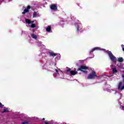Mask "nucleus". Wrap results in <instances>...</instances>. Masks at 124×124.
Here are the masks:
<instances>
[{"label":"nucleus","instance_id":"6e6552de","mask_svg":"<svg viewBox=\"0 0 124 124\" xmlns=\"http://www.w3.org/2000/svg\"><path fill=\"white\" fill-rule=\"evenodd\" d=\"M50 8L52 10H57V9H58V7H57V5L55 4H52L51 5Z\"/></svg>","mask_w":124,"mask_h":124},{"label":"nucleus","instance_id":"423d86ee","mask_svg":"<svg viewBox=\"0 0 124 124\" xmlns=\"http://www.w3.org/2000/svg\"><path fill=\"white\" fill-rule=\"evenodd\" d=\"M47 55H49V56L50 57H56V56L57 55V53H54V52H47Z\"/></svg>","mask_w":124,"mask_h":124},{"label":"nucleus","instance_id":"4468645a","mask_svg":"<svg viewBox=\"0 0 124 124\" xmlns=\"http://www.w3.org/2000/svg\"><path fill=\"white\" fill-rule=\"evenodd\" d=\"M112 72L113 74L117 73L118 72V70H117V68L116 67L112 69Z\"/></svg>","mask_w":124,"mask_h":124},{"label":"nucleus","instance_id":"412c9836","mask_svg":"<svg viewBox=\"0 0 124 124\" xmlns=\"http://www.w3.org/2000/svg\"><path fill=\"white\" fill-rule=\"evenodd\" d=\"M29 124V122H24L22 123V124Z\"/></svg>","mask_w":124,"mask_h":124},{"label":"nucleus","instance_id":"f8f14e48","mask_svg":"<svg viewBox=\"0 0 124 124\" xmlns=\"http://www.w3.org/2000/svg\"><path fill=\"white\" fill-rule=\"evenodd\" d=\"M118 62H124V58H123V57L118 58Z\"/></svg>","mask_w":124,"mask_h":124},{"label":"nucleus","instance_id":"b1692460","mask_svg":"<svg viewBox=\"0 0 124 124\" xmlns=\"http://www.w3.org/2000/svg\"><path fill=\"white\" fill-rule=\"evenodd\" d=\"M121 46H122V47H124V45H122Z\"/></svg>","mask_w":124,"mask_h":124},{"label":"nucleus","instance_id":"4be33fe9","mask_svg":"<svg viewBox=\"0 0 124 124\" xmlns=\"http://www.w3.org/2000/svg\"><path fill=\"white\" fill-rule=\"evenodd\" d=\"M120 108H121V109H122V110H124V107L123 106H120Z\"/></svg>","mask_w":124,"mask_h":124},{"label":"nucleus","instance_id":"f3484780","mask_svg":"<svg viewBox=\"0 0 124 124\" xmlns=\"http://www.w3.org/2000/svg\"><path fill=\"white\" fill-rule=\"evenodd\" d=\"M5 112H8V109L7 108H4L3 111H2V113H5Z\"/></svg>","mask_w":124,"mask_h":124},{"label":"nucleus","instance_id":"7ed1b4c3","mask_svg":"<svg viewBox=\"0 0 124 124\" xmlns=\"http://www.w3.org/2000/svg\"><path fill=\"white\" fill-rule=\"evenodd\" d=\"M87 69H89V67H87V66L81 65L78 68V70L81 71V72H83V73H88V71H85Z\"/></svg>","mask_w":124,"mask_h":124},{"label":"nucleus","instance_id":"f03ea898","mask_svg":"<svg viewBox=\"0 0 124 124\" xmlns=\"http://www.w3.org/2000/svg\"><path fill=\"white\" fill-rule=\"evenodd\" d=\"M97 77V75H96V72L94 70L92 71V74L88 75L87 77V79H95V78Z\"/></svg>","mask_w":124,"mask_h":124},{"label":"nucleus","instance_id":"5701e85b","mask_svg":"<svg viewBox=\"0 0 124 124\" xmlns=\"http://www.w3.org/2000/svg\"><path fill=\"white\" fill-rule=\"evenodd\" d=\"M56 72L57 73H59V71H58V70H56Z\"/></svg>","mask_w":124,"mask_h":124},{"label":"nucleus","instance_id":"2eb2a0df","mask_svg":"<svg viewBox=\"0 0 124 124\" xmlns=\"http://www.w3.org/2000/svg\"><path fill=\"white\" fill-rule=\"evenodd\" d=\"M37 16V13H36V12H34V13H33V18H36Z\"/></svg>","mask_w":124,"mask_h":124},{"label":"nucleus","instance_id":"f257e3e1","mask_svg":"<svg viewBox=\"0 0 124 124\" xmlns=\"http://www.w3.org/2000/svg\"><path fill=\"white\" fill-rule=\"evenodd\" d=\"M106 53L108 54L109 58L110 59L111 61L113 62H114V63H115V62H117V58H116V57H115V56L113 55L112 52L109 50H107L106 51Z\"/></svg>","mask_w":124,"mask_h":124},{"label":"nucleus","instance_id":"9b49d317","mask_svg":"<svg viewBox=\"0 0 124 124\" xmlns=\"http://www.w3.org/2000/svg\"><path fill=\"white\" fill-rule=\"evenodd\" d=\"M70 74L71 75H73V76L76 75V74H78V72L76 71H71Z\"/></svg>","mask_w":124,"mask_h":124},{"label":"nucleus","instance_id":"0eeeda50","mask_svg":"<svg viewBox=\"0 0 124 124\" xmlns=\"http://www.w3.org/2000/svg\"><path fill=\"white\" fill-rule=\"evenodd\" d=\"M76 28H77V30H76L77 32H79L80 31V32H83V31H84L82 30V28H80V26H79V25H77Z\"/></svg>","mask_w":124,"mask_h":124},{"label":"nucleus","instance_id":"39448f33","mask_svg":"<svg viewBox=\"0 0 124 124\" xmlns=\"http://www.w3.org/2000/svg\"><path fill=\"white\" fill-rule=\"evenodd\" d=\"M31 9V6L28 5L26 9L24 10V11L22 12V14L25 15L26 13L30 12V9Z\"/></svg>","mask_w":124,"mask_h":124},{"label":"nucleus","instance_id":"393cba45","mask_svg":"<svg viewBox=\"0 0 124 124\" xmlns=\"http://www.w3.org/2000/svg\"><path fill=\"white\" fill-rule=\"evenodd\" d=\"M123 50L124 52V47L123 48Z\"/></svg>","mask_w":124,"mask_h":124},{"label":"nucleus","instance_id":"a878e982","mask_svg":"<svg viewBox=\"0 0 124 124\" xmlns=\"http://www.w3.org/2000/svg\"><path fill=\"white\" fill-rule=\"evenodd\" d=\"M43 121H44V120H45V118H43Z\"/></svg>","mask_w":124,"mask_h":124},{"label":"nucleus","instance_id":"a211bd4d","mask_svg":"<svg viewBox=\"0 0 124 124\" xmlns=\"http://www.w3.org/2000/svg\"><path fill=\"white\" fill-rule=\"evenodd\" d=\"M36 27V25L35 24H32L31 25V28H34Z\"/></svg>","mask_w":124,"mask_h":124},{"label":"nucleus","instance_id":"1a4fd4ad","mask_svg":"<svg viewBox=\"0 0 124 124\" xmlns=\"http://www.w3.org/2000/svg\"><path fill=\"white\" fill-rule=\"evenodd\" d=\"M25 22L27 24H33V23H34V21L32 20L31 21L30 19H25Z\"/></svg>","mask_w":124,"mask_h":124},{"label":"nucleus","instance_id":"6ab92c4d","mask_svg":"<svg viewBox=\"0 0 124 124\" xmlns=\"http://www.w3.org/2000/svg\"><path fill=\"white\" fill-rule=\"evenodd\" d=\"M4 106V105H2V104H1V103L0 102V108H3Z\"/></svg>","mask_w":124,"mask_h":124},{"label":"nucleus","instance_id":"ddd939ff","mask_svg":"<svg viewBox=\"0 0 124 124\" xmlns=\"http://www.w3.org/2000/svg\"><path fill=\"white\" fill-rule=\"evenodd\" d=\"M95 50H98V47H94L93 48L90 52V54H93V52H94V51H95Z\"/></svg>","mask_w":124,"mask_h":124},{"label":"nucleus","instance_id":"9d476101","mask_svg":"<svg viewBox=\"0 0 124 124\" xmlns=\"http://www.w3.org/2000/svg\"><path fill=\"white\" fill-rule=\"evenodd\" d=\"M52 31V27H51V26H50V25L47 26V27L46 29V32H50V31Z\"/></svg>","mask_w":124,"mask_h":124},{"label":"nucleus","instance_id":"20e7f679","mask_svg":"<svg viewBox=\"0 0 124 124\" xmlns=\"http://www.w3.org/2000/svg\"><path fill=\"white\" fill-rule=\"evenodd\" d=\"M122 85H123V82L122 81H120L118 86V89L119 91H123L124 90V83L123 86H122Z\"/></svg>","mask_w":124,"mask_h":124},{"label":"nucleus","instance_id":"dca6fc26","mask_svg":"<svg viewBox=\"0 0 124 124\" xmlns=\"http://www.w3.org/2000/svg\"><path fill=\"white\" fill-rule=\"evenodd\" d=\"M31 36L32 38H34V39H36V38H37V36H36L34 34H31Z\"/></svg>","mask_w":124,"mask_h":124},{"label":"nucleus","instance_id":"aec40b11","mask_svg":"<svg viewBox=\"0 0 124 124\" xmlns=\"http://www.w3.org/2000/svg\"><path fill=\"white\" fill-rule=\"evenodd\" d=\"M67 72H69L70 73V72L71 71V68H68V69L66 70Z\"/></svg>","mask_w":124,"mask_h":124}]
</instances>
